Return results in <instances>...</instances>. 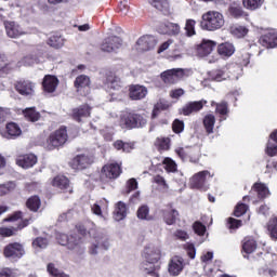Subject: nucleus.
Listing matches in <instances>:
<instances>
[{
	"instance_id": "052dcab7",
	"label": "nucleus",
	"mask_w": 277,
	"mask_h": 277,
	"mask_svg": "<svg viewBox=\"0 0 277 277\" xmlns=\"http://www.w3.org/2000/svg\"><path fill=\"white\" fill-rule=\"evenodd\" d=\"M248 212V205L246 203H238L234 210L235 217H241L245 213Z\"/></svg>"
},
{
	"instance_id": "c9c22d12",
	"label": "nucleus",
	"mask_w": 277,
	"mask_h": 277,
	"mask_svg": "<svg viewBox=\"0 0 277 277\" xmlns=\"http://www.w3.org/2000/svg\"><path fill=\"white\" fill-rule=\"evenodd\" d=\"M215 105V111L219 114L221 120H226V116H228V103L226 102H221V103H215L212 102V106Z\"/></svg>"
},
{
	"instance_id": "f8f14e48",
	"label": "nucleus",
	"mask_w": 277,
	"mask_h": 277,
	"mask_svg": "<svg viewBox=\"0 0 277 277\" xmlns=\"http://www.w3.org/2000/svg\"><path fill=\"white\" fill-rule=\"evenodd\" d=\"M14 88L21 96H28L30 98L36 94V84L29 80L16 81Z\"/></svg>"
},
{
	"instance_id": "393cba45",
	"label": "nucleus",
	"mask_w": 277,
	"mask_h": 277,
	"mask_svg": "<svg viewBox=\"0 0 277 277\" xmlns=\"http://www.w3.org/2000/svg\"><path fill=\"white\" fill-rule=\"evenodd\" d=\"M207 101H198V102H189L186 104L183 109L182 114L184 116H189L190 114H194L195 111H200L202 107H205Z\"/></svg>"
},
{
	"instance_id": "6ab92c4d",
	"label": "nucleus",
	"mask_w": 277,
	"mask_h": 277,
	"mask_svg": "<svg viewBox=\"0 0 277 277\" xmlns=\"http://www.w3.org/2000/svg\"><path fill=\"white\" fill-rule=\"evenodd\" d=\"M16 163L19 168L27 170L29 168H34L35 163H38V157L34 154H26L17 157Z\"/></svg>"
},
{
	"instance_id": "09e8293b",
	"label": "nucleus",
	"mask_w": 277,
	"mask_h": 277,
	"mask_svg": "<svg viewBox=\"0 0 277 277\" xmlns=\"http://www.w3.org/2000/svg\"><path fill=\"white\" fill-rule=\"evenodd\" d=\"M40 62V57L34 55L25 56L19 63L18 66H34V64H38Z\"/></svg>"
},
{
	"instance_id": "7ed1b4c3",
	"label": "nucleus",
	"mask_w": 277,
	"mask_h": 277,
	"mask_svg": "<svg viewBox=\"0 0 277 277\" xmlns=\"http://www.w3.org/2000/svg\"><path fill=\"white\" fill-rule=\"evenodd\" d=\"M224 27V15L216 11H208L202 15L201 29L217 31Z\"/></svg>"
},
{
	"instance_id": "5701e85b",
	"label": "nucleus",
	"mask_w": 277,
	"mask_h": 277,
	"mask_svg": "<svg viewBox=\"0 0 277 277\" xmlns=\"http://www.w3.org/2000/svg\"><path fill=\"white\" fill-rule=\"evenodd\" d=\"M42 85H43L44 92L52 94V92H55V90H57V85H60V80L55 76L47 75L43 78Z\"/></svg>"
},
{
	"instance_id": "9d476101",
	"label": "nucleus",
	"mask_w": 277,
	"mask_h": 277,
	"mask_svg": "<svg viewBox=\"0 0 277 277\" xmlns=\"http://www.w3.org/2000/svg\"><path fill=\"white\" fill-rule=\"evenodd\" d=\"M122 47V39L118 36H110L103 40L101 51L104 53H116Z\"/></svg>"
},
{
	"instance_id": "49530a36",
	"label": "nucleus",
	"mask_w": 277,
	"mask_h": 277,
	"mask_svg": "<svg viewBox=\"0 0 277 277\" xmlns=\"http://www.w3.org/2000/svg\"><path fill=\"white\" fill-rule=\"evenodd\" d=\"M267 230H268L272 239H277V216H275L268 221Z\"/></svg>"
},
{
	"instance_id": "72a5a7b5",
	"label": "nucleus",
	"mask_w": 277,
	"mask_h": 277,
	"mask_svg": "<svg viewBox=\"0 0 277 277\" xmlns=\"http://www.w3.org/2000/svg\"><path fill=\"white\" fill-rule=\"evenodd\" d=\"M251 192H255L258 194V198L261 199L267 198V196H269V188L263 183L253 184Z\"/></svg>"
},
{
	"instance_id": "79ce46f5",
	"label": "nucleus",
	"mask_w": 277,
	"mask_h": 277,
	"mask_svg": "<svg viewBox=\"0 0 277 277\" xmlns=\"http://www.w3.org/2000/svg\"><path fill=\"white\" fill-rule=\"evenodd\" d=\"M263 3H265V0H242L245 8L251 11L259 10Z\"/></svg>"
},
{
	"instance_id": "c756f323",
	"label": "nucleus",
	"mask_w": 277,
	"mask_h": 277,
	"mask_svg": "<svg viewBox=\"0 0 277 277\" xmlns=\"http://www.w3.org/2000/svg\"><path fill=\"white\" fill-rule=\"evenodd\" d=\"M127 217V203L119 201L116 203L115 211H114V219L116 222H122Z\"/></svg>"
},
{
	"instance_id": "ddd939ff",
	"label": "nucleus",
	"mask_w": 277,
	"mask_h": 277,
	"mask_svg": "<svg viewBox=\"0 0 277 277\" xmlns=\"http://www.w3.org/2000/svg\"><path fill=\"white\" fill-rule=\"evenodd\" d=\"M90 77L80 75L75 80V88L80 96H88L90 94Z\"/></svg>"
},
{
	"instance_id": "6e6552de",
	"label": "nucleus",
	"mask_w": 277,
	"mask_h": 277,
	"mask_svg": "<svg viewBox=\"0 0 277 277\" xmlns=\"http://www.w3.org/2000/svg\"><path fill=\"white\" fill-rule=\"evenodd\" d=\"M162 81L164 83H176L180 79H185V77H189V69L184 68H173L163 71L160 75Z\"/></svg>"
},
{
	"instance_id": "dca6fc26",
	"label": "nucleus",
	"mask_w": 277,
	"mask_h": 277,
	"mask_svg": "<svg viewBox=\"0 0 277 277\" xmlns=\"http://www.w3.org/2000/svg\"><path fill=\"white\" fill-rule=\"evenodd\" d=\"M94 159L88 155H78L71 160V168L74 170H85V168H90Z\"/></svg>"
},
{
	"instance_id": "4be33fe9",
	"label": "nucleus",
	"mask_w": 277,
	"mask_h": 277,
	"mask_svg": "<svg viewBox=\"0 0 277 277\" xmlns=\"http://www.w3.org/2000/svg\"><path fill=\"white\" fill-rule=\"evenodd\" d=\"M260 44L265 49H275L277 47V34L271 30L260 38Z\"/></svg>"
},
{
	"instance_id": "8fccbe9b",
	"label": "nucleus",
	"mask_w": 277,
	"mask_h": 277,
	"mask_svg": "<svg viewBox=\"0 0 277 277\" xmlns=\"http://www.w3.org/2000/svg\"><path fill=\"white\" fill-rule=\"evenodd\" d=\"M40 197L38 196L30 197L26 202V206L30 209V211H38V209H40Z\"/></svg>"
},
{
	"instance_id": "5fc2aeb1",
	"label": "nucleus",
	"mask_w": 277,
	"mask_h": 277,
	"mask_svg": "<svg viewBox=\"0 0 277 277\" xmlns=\"http://www.w3.org/2000/svg\"><path fill=\"white\" fill-rule=\"evenodd\" d=\"M170 107V103H168L166 100H160L154 107L153 111V118H157L158 111L166 110Z\"/></svg>"
},
{
	"instance_id": "a19ab883",
	"label": "nucleus",
	"mask_w": 277,
	"mask_h": 277,
	"mask_svg": "<svg viewBox=\"0 0 277 277\" xmlns=\"http://www.w3.org/2000/svg\"><path fill=\"white\" fill-rule=\"evenodd\" d=\"M203 127L206 129V133H208V135H211V133H213V129L215 128V116L207 115L203 118Z\"/></svg>"
},
{
	"instance_id": "69168bd1",
	"label": "nucleus",
	"mask_w": 277,
	"mask_h": 277,
	"mask_svg": "<svg viewBox=\"0 0 277 277\" xmlns=\"http://www.w3.org/2000/svg\"><path fill=\"white\" fill-rule=\"evenodd\" d=\"M174 133H183L185 129V123L179 119H175L172 124Z\"/></svg>"
},
{
	"instance_id": "f704fd0d",
	"label": "nucleus",
	"mask_w": 277,
	"mask_h": 277,
	"mask_svg": "<svg viewBox=\"0 0 277 277\" xmlns=\"http://www.w3.org/2000/svg\"><path fill=\"white\" fill-rule=\"evenodd\" d=\"M256 250V240L254 238L247 237L242 242V252L245 254H252Z\"/></svg>"
},
{
	"instance_id": "a18cd8bd",
	"label": "nucleus",
	"mask_w": 277,
	"mask_h": 277,
	"mask_svg": "<svg viewBox=\"0 0 277 277\" xmlns=\"http://www.w3.org/2000/svg\"><path fill=\"white\" fill-rule=\"evenodd\" d=\"M14 70V64L5 62V57L0 56V72L10 75Z\"/></svg>"
},
{
	"instance_id": "13d9d810",
	"label": "nucleus",
	"mask_w": 277,
	"mask_h": 277,
	"mask_svg": "<svg viewBox=\"0 0 277 277\" xmlns=\"http://www.w3.org/2000/svg\"><path fill=\"white\" fill-rule=\"evenodd\" d=\"M162 163L167 172H176V162L172 158H163Z\"/></svg>"
},
{
	"instance_id": "0eeeda50",
	"label": "nucleus",
	"mask_w": 277,
	"mask_h": 277,
	"mask_svg": "<svg viewBox=\"0 0 277 277\" xmlns=\"http://www.w3.org/2000/svg\"><path fill=\"white\" fill-rule=\"evenodd\" d=\"M215 176V173H211L209 170H203L190 179V185L195 189H200L201 192H207L209 189V180L213 179Z\"/></svg>"
},
{
	"instance_id": "2f4dec72",
	"label": "nucleus",
	"mask_w": 277,
	"mask_h": 277,
	"mask_svg": "<svg viewBox=\"0 0 277 277\" xmlns=\"http://www.w3.org/2000/svg\"><path fill=\"white\" fill-rule=\"evenodd\" d=\"M227 72L232 81H237V79H239V77L243 72V68L239 64H229L227 65Z\"/></svg>"
},
{
	"instance_id": "a211bd4d",
	"label": "nucleus",
	"mask_w": 277,
	"mask_h": 277,
	"mask_svg": "<svg viewBox=\"0 0 277 277\" xmlns=\"http://www.w3.org/2000/svg\"><path fill=\"white\" fill-rule=\"evenodd\" d=\"M185 267L184 260L181 256H174L170 260L168 272L170 276H179Z\"/></svg>"
},
{
	"instance_id": "4d7b16f0",
	"label": "nucleus",
	"mask_w": 277,
	"mask_h": 277,
	"mask_svg": "<svg viewBox=\"0 0 277 277\" xmlns=\"http://www.w3.org/2000/svg\"><path fill=\"white\" fill-rule=\"evenodd\" d=\"M15 188H16V184L14 182L0 184V196H5V194H10V192H13V189Z\"/></svg>"
},
{
	"instance_id": "3c124183",
	"label": "nucleus",
	"mask_w": 277,
	"mask_h": 277,
	"mask_svg": "<svg viewBox=\"0 0 277 277\" xmlns=\"http://www.w3.org/2000/svg\"><path fill=\"white\" fill-rule=\"evenodd\" d=\"M48 273L50 274V276L54 277H69L66 273L55 267V264L53 263L48 264Z\"/></svg>"
},
{
	"instance_id": "f3484780",
	"label": "nucleus",
	"mask_w": 277,
	"mask_h": 277,
	"mask_svg": "<svg viewBox=\"0 0 277 277\" xmlns=\"http://www.w3.org/2000/svg\"><path fill=\"white\" fill-rule=\"evenodd\" d=\"M122 170L120 169V164L118 163H109L103 167L102 169V179H108V180H114L118 179L120 176Z\"/></svg>"
},
{
	"instance_id": "864d4df0",
	"label": "nucleus",
	"mask_w": 277,
	"mask_h": 277,
	"mask_svg": "<svg viewBox=\"0 0 277 277\" xmlns=\"http://www.w3.org/2000/svg\"><path fill=\"white\" fill-rule=\"evenodd\" d=\"M150 208L148 206H141L137 209L136 215L138 220H150Z\"/></svg>"
},
{
	"instance_id": "39448f33",
	"label": "nucleus",
	"mask_w": 277,
	"mask_h": 277,
	"mask_svg": "<svg viewBox=\"0 0 277 277\" xmlns=\"http://www.w3.org/2000/svg\"><path fill=\"white\" fill-rule=\"evenodd\" d=\"M68 142V131L65 127L60 128L55 132H52L44 144V148L48 150H55L60 146H64Z\"/></svg>"
},
{
	"instance_id": "412c9836",
	"label": "nucleus",
	"mask_w": 277,
	"mask_h": 277,
	"mask_svg": "<svg viewBox=\"0 0 277 277\" xmlns=\"http://www.w3.org/2000/svg\"><path fill=\"white\" fill-rule=\"evenodd\" d=\"M4 27L9 38H21V36H25L26 34L23 28L14 22H4Z\"/></svg>"
},
{
	"instance_id": "7c9ffc66",
	"label": "nucleus",
	"mask_w": 277,
	"mask_h": 277,
	"mask_svg": "<svg viewBox=\"0 0 277 277\" xmlns=\"http://www.w3.org/2000/svg\"><path fill=\"white\" fill-rule=\"evenodd\" d=\"M88 116H90V106L88 105H82L72 110V118L77 122H81V118H88Z\"/></svg>"
},
{
	"instance_id": "338daca9",
	"label": "nucleus",
	"mask_w": 277,
	"mask_h": 277,
	"mask_svg": "<svg viewBox=\"0 0 277 277\" xmlns=\"http://www.w3.org/2000/svg\"><path fill=\"white\" fill-rule=\"evenodd\" d=\"M259 274L262 277H274V276H276V272L273 271L272 268L267 267V266L260 268Z\"/></svg>"
},
{
	"instance_id": "423d86ee",
	"label": "nucleus",
	"mask_w": 277,
	"mask_h": 277,
	"mask_svg": "<svg viewBox=\"0 0 277 277\" xmlns=\"http://www.w3.org/2000/svg\"><path fill=\"white\" fill-rule=\"evenodd\" d=\"M89 235L94 239L89 249L90 254H98L102 250H109V238L103 232L91 229Z\"/></svg>"
},
{
	"instance_id": "58836bf2",
	"label": "nucleus",
	"mask_w": 277,
	"mask_h": 277,
	"mask_svg": "<svg viewBox=\"0 0 277 277\" xmlns=\"http://www.w3.org/2000/svg\"><path fill=\"white\" fill-rule=\"evenodd\" d=\"M23 114L30 122H38L40 120V113L36 111V107H29L23 110Z\"/></svg>"
},
{
	"instance_id": "c85d7f7f",
	"label": "nucleus",
	"mask_w": 277,
	"mask_h": 277,
	"mask_svg": "<svg viewBox=\"0 0 277 277\" xmlns=\"http://www.w3.org/2000/svg\"><path fill=\"white\" fill-rule=\"evenodd\" d=\"M269 141L266 146V155L268 157H276L277 155V130H275L273 133L269 135Z\"/></svg>"
},
{
	"instance_id": "cd10ccee",
	"label": "nucleus",
	"mask_w": 277,
	"mask_h": 277,
	"mask_svg": "<svg viewBox=\"0 0 277 277\" xmlns=\"http://www.w3.org/2000/svg\"><path fill=\"white\" fill-rule=\"evenodd\" d=\"M52 185L58 189H67L69 194H72V189L70 188V181L64 175H57L54 177Z\"/></svg>"
},
{
	"instance_id": "bb28decb",
	"label": "nucleus",
	"mask_w": 277,
	"mask_h": 277,
	"mask_svg": "<svg viewBox=\"0 0 277 277\" xmlns=\"http://www.w3.org/2000/svg\"><path fill=\"white\" fill-rule=\"evenodd\" d=\"M217 53L221 57H233L235 55V44L230 42H224L219 44Z\"/></svg>"
},
{
	"instance_id": "f03ea898",
	"label": "nucleus",
	"mask_w": 277,
	"mask_h": 277,
	"mask_svg": "<svg viewBox=\"0 0 277 277\" xmlns=\"http://www.w3.org/2000/svg\"><path fill=\"white\" fill-rule=\"evenodd\" d=\"M120 124L126 129H144L148 124V119L144 114L130 111L121 115Z\"/></svg>"
},
{
	"instance_id": "b1692460",
	"label": "nucleus",
	"mask_w": 277,
	"mask_h": 277,
	"mask_svg": "<svg viewBox=\"0 0 277 277\" xmlns=\"http://www.w3.org/2000/svg\"><path fill=\"white\" fill-rule=\"evenodd\" d=\"M229 77L227 65L210 71V79L213 81H226Z\"/></svg>"
},
{
	"instance_id": "1a4fd4ad",
	"label": "nucleus",
	"mask_w": 277,
	"mask_h": 277,
	"mask_svg": "<svg viewBox=\"0 0 277 277\" xmlns=\"http://www.w3.org/2000/svg\"><path fill=\"white\" fill-rule=\"evenodd\" d=\"M176 155L182 159V161H189L190 163H199L200 162V150L193 149L189 147H177L175 148Z\"/></svg>"
},
{
	"instance_id": "e2e57ef3",
	"label": "nucleus",
	"mask_w": 277,
	"mask_h": 277,
	"mask_svg": "<svg viewBox=\"0 0 277 277\" xmlns=\"http://www.w3.org/2000/svg\"><path fill=\"white\" fill-rule=\"evenodd\" d=\"M49 246V240L44 237H38L32 241V247L34 248H41L44 249Z\"/></svg>"
},
{
	"instance_id": "ea45409f",
	"label": "nucleus",
	"mask_w": 277,
	"mask_h": 277,
	"mask_svg": "<svg viewBox=\"0 0 277 277\" xmlns=\"http://www.w3.org/2000/svg\"><path fill=\"white\" fill-rule=\"evenodd\" d=\"M25 226H27V223H22L17 227H11V228L2 227L0 228V235L2 237H12L13 235H16V230H23Z\"/></svg>"
},
{
	"instance_id": "4468645a",
	"label": "nucleus",
	"mask_w": 277,
	"mask_h": 277,
	"mask_svg": "<svg viewBox=\"0 0 277 277\" xmlns=\"http://www.w3.org/2000/svg\"><path fill=\"white\" fill-rule=\"evenodd\" d=\"M157 39H155V37L150 35H145L136 41V51H138L140 53L144 51H150V49H155Z\"/></svg>"
},
{
	"instance_id": "c03bdc74",
	"label": "nucleus",
	"mask_w": 277,
	"mask_h": 277,
	"mask_svg": "<svg viewBox=\"0 0 277 277\" xmlns=\"http://www.w3.org/2000/svg\"><path fill=\"white\" fill-rule=\"evenodd\" d=\"M230 34L236 38H243L248 35V28H246V26L236 25L230 28Z\"/></svg>"
},
{
	"instance_id": "2eb2a0df",
	"label": "nucleus",
	"mask_w": 277,
	"mask_h": 277,
	"mask_svg": "<svg viewBox=\"0 0 277 277\" xmlns=\"http://www.w3.org/2000/svg\"><path fill=\"white\" fill-rule=\"evenodd\" d=\"M215 41L203 39L201 43L197 44L196 47V53L198 57H207L213 53V50L215 49Z\"/></svg>"
},
{
	"instance_id": "37998d69",
	"label": "nucleus",
	"mask_w": 277,
	"mask_h": 277,
	"mask_svg": "<svg viewBox=\"0 0 277 277\" xmlns=\"http://www.w3.org/2000/svg\"><path fill=\"white\" fill-rule=\"evenodd\" d=\"M48 44L53 49H62V47H64V38H62V36L54 35L49 38Z\"/></svg>"
},
{
	"instance_id": "774afa93",
	"label": "nucleus",
	"mask_w": 277,
	"mask_h": 277,
	"mask_svg": "<svg viewBox=\"0 0 277 277\" xmlns=\"http://www.w3.org/2000/svg\"><path fill=\"white\" fill-rule=\"evenodd\" d=\"M250 52H242L241 55L239 56V65L248 66V64H250Z\"/></svg>"
},
{
	"instance_id": "680f3d73",
	"label": "nucleus",
	"mask_w": 277,
	"mask_h": 277,
	"mask_svg": "<svg viewBox=\"0 0 277 277\" xmlns=\"http://www.w3.org/2000/svg\"><path fill=\"white\" fill-rule=\"evenodd\" d=\"M193 229L196 233V235H199L200 237H202V235H205V233H207V226H205V224H202L199 221H197L193 224Z\"/></svg>"
},
{
	"instance_id": "0e129e2a",
	"label": "nucleus",
	"mask_w": 277,
	"mask_h": 277,
	"mask_svg": "<svg viewBox=\"0 0 277 277\" xmlns=\"http://www.w3.org/2000/svg\"><path fill=\"white\" fill-rule=\"evenodd\" d=\"M173 237L180 241H187V239H189V234L183 229H176L173 234Z\"/></svg>"
},
{
	"instance_id": "de8ad7c7",
	"label": "nucleus",
	"mask_w": 277,
	"mask_h": 277,
	"mask_svg": "<svg viewBox=\"0 0 277 277\" xmlns=\"http://www.w3.org/2000/svg\"><path fill=\"white\" fill-rule=\"evenodd\" d=\"M176 217H179V211L171 210V211L164 213L163 220H164L166 224H168L169 226H172V224H174V222H176Z\"/></svg>"
},
{
	"instance_id": "20e7f679",
	"label": "nucleus",
	"mask_w": 277,
	"mask_h": 277,
	"mask_svg": "<svg viewBox=\"0 0 277 277\" xmlns=\"http://www.w3.org/2000/svg\"><path fill=\"white\" fill-rule=\"evenodd\" d=\"M56 239L61 246H67L68 250H72L75 254H83L85 252L83 241L77 235L68 236L66 234H58Z\"/></svg>"
},
{
	"instance_id": "603ef678",
	"label": "nucleus",
	"mask_w": 277,
	"mask_h": 277,
	"mask_svg": "<svg viewBox=\"0 0 277 277\" xmlns=\"http://www.w3.org/2000/svg\"><path fill=\"white\" fill-rule=\"evenodd\" d=\"M114 146L116 150H122V153H131V150H133V145H131L130 143H124L122 141H116L114 143Z\"/></svg>"
},
{
	"instance_id": "aec40b11",
	"label": "nucleus",
	"mask_w": 277,
	"mask_h": 277,
	"mask_svg": "<svg viewBox=\"0 0 277 277\" xmlns=\"http://www.w3.org/2000/svg\"><path fill=\"white\" fill-rule=\"evenodd\" d=\"M148 94V89L144 85L133 84L130 87L129 96L132 101H142V98H146Z\"/></svg>"
},
{
	"instance_id": "9b49d317",
	"label": "nucleus",
	"mask_w": 277,
	"mask_h": 277,
	"mask_svg": "<svg viewBox=\"0 0 277 277\" xmlns=\"http://www.w3.org/2000/svg\"><path fill=\"white\" fill-rule=\"evenodd\" d=\"M24 255L25 249L23 245L18 242L10 243L4 248V256L11 261H18V259H23Z\"/></svg>"
},
{
	"instance_id": "4c0bfd02",
	"label": "nucleus",
	"mask_w": 277,
	"mask_h": 277,
	"mask_svg": "<svg viewBox=\"0 0 277 277\" xmlns=\"http://www.w3.org/2000/svg\"><path fill=\"white\" fill-rule=\"evenodd\" d=\"M184 31L187 38H194L196 36V19H186Z\"/></svg>"
},
{
	"instance_id": "6e6d98bb",
	"label": "nucleus",
	"mask_w": 277,
	"mask_h": 277,
	"mask_svg": "<svg viewBox=\"0 0 277 277\" xmlns=\"http://www.w3.org/2000/svg\"><path fill=\"white\" fill-rule=\"evenodd\" d=\"M156 145L159 150H170V137H158L156 140Z\"/></svg>"
},
{
	"instance_id": "473e14b6",
	"label": "nucleus",
	"mask_w": 277,
	"mask_h": 277,
	"mask_svg": "<svg viewBox=\"0 0 277 277\" xmlns=\"http://www.w3.org/2000/svg\"><path fill=\"white\" fill-rule=\"evenodd\" d=\"M105 85H106L107 90L119 91L122 88L120 78H118L114 75H109L106 77Z\"/></svg>"
},
{
	"instance_id": "a878e982",
	"label": "nucleus",
	"mask_w": 277,
	"mask_h": 277,
	"mask_svg": "<svg viewBox=\"0 0 277 277\" xmlns=\"http://www.w3.org/2000/svg\"><path fill=\"white\" fill-rule=\"evenodd\" d=\"M21 133V127L15 122H10L6 124V132L2 133V137H5L6 140H14V137H18Z\"/></svg>"
},
{
	"instance_id": "e433bc0d",
	"label": "nucleus",
	"mask_w": 277,
	"mask_h": 277,
	"mask_svg": "<svg viewBox=\"0 0 277 277\" xmlns=\"http://www.w3.org/2000/svg\"><path fill=\"white\" fill-rule=\"evenodd\" d=\"M148 3L159 10L160 12L168 13L170 12V2L168 0H148Z\"/></svg>"
},
{
	"instance_id": "bf43d9fd",
	"label": "nucleus",
	"mask_w": 277,
	"mask_h": 277,
	"mask_svg": "<svg viewBox=\"0 0 277 277\" xmlns=\"http://www.w3.org/2000/svg\"><path fill=\"white\" fill-rule=\"evenodd\" d=\"M164 27L168 29L171 36H179L181 34V26L179 24L167 23L164 24Z\"/></svg>"
},
{
	"instance_id": "f257e3e1",
	"label": "nucleus",
	"mask_w": 277,
	"mask_h": 277,
	"mask_svg": "<svg viewBox=\"0 0 277 277\" xmlns=\"http://www.w3.org/2000/svg\"><path fill=\"white\" fill-rule=\"evenodd\" d=\"M143 256L145 262L142 263V269L149 276H159V259H161V250L159 248L149 245L145 248Z\"/></svg>"
}]
</instances>
